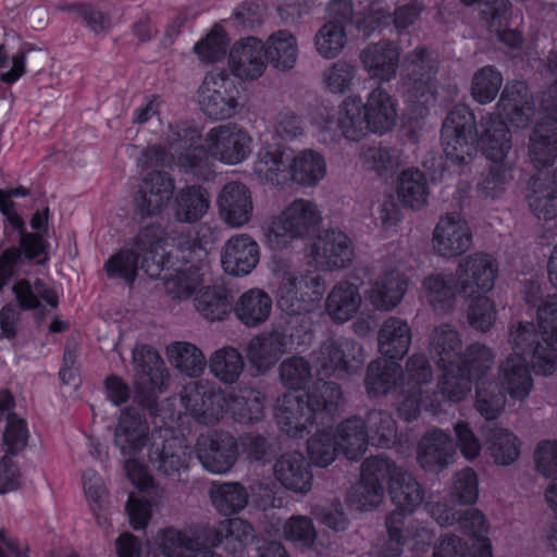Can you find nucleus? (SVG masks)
I'll list each match as a JSON object with an SVG mask.
<instances>
[{
  "label": "nucleus",
  "instance_id": "3",
  "mask_svg": "<svg viewBox=\"0 0 557 557\" xmlns=\"http://www.w3.org/2000/svg\"><path fill=\"white\" fill-rule=\"evenodd\" d=\"M314 361L320 379L306 394V404L301 391L311 379L308 362L301 357H292L280 367L281 381L290 392L278 400L275 418L281 430L293 437L302 436L313 418L324 420V416L337 407L341 392L334 383L323 382V377L332 374L344 376L359 369L363 361L362 349L350 339L339 338L324 343Z\"/></svg>",
  "mask_w": 557,
  "mask_h": 557
},
{
  "label": "nucleus",
  "instance_id": "4",
  "mask_svg": "<svg viewBox=\"0 0 557 557\" xmlns=\"http://www.w3.org/2000/svg\"><path fill=\"white\" fill-rule=\"evenodd\" d=\"M388 487L397 509L387 518V549L381 557H398L404 549L422 550L431 540V533L416 520L408 519L405 511H413L423 499L419 484L388 459H367L361 470L360 484L351 498L352 505L361 510L377 507Z\"/></svg>",
  "mask_w": 557,
  "mask_h": 557
},
{
  "label": "nucleus",
  "instance_id": "33",
  "mask_svg": "<svg viewBox=\"0 0 557 557\" xmlns=\"http://www.w3.org/2000/svg\"><path fill=\"white\" fill-rule=\"evenodd\" d=\"M422 298L435 310L447 311L455 307L459 297L455 275L433 273L422 282Z\"/></svg>",
  "mask_w": 557,
  "mask_h": 557
},
{
  "label": "nucleus",
  "instance_id": "63",
  "mask_svg": "<svg viewBox=\"0 0 557 557\" xmlns=\"http://www.w3.org/2000/svg\"><path fill=\"white\" fill-rule=\"evenodd\" d=\"M26 195L24 188H15L5 193L0 190V212L5 216L9 224L15 230L23 228V220L15 210L12 197H22Z\"/></svg>",
  "mask_w": 557,
  "mask_h": 557
},
{
  "label": "nucleus",
  "instance_id": "14",
  "mask_svg": "<svg viewBox=\"0 0 557 557\" xmlns=\"http://www.w3.org/2000/svg\"><path fill=\"white\" fill-rule=\"evenodd\" d=\"M270 269L275 277L276 302L287 314L310 311L321 300L324 282L319 274H310L298 280L282 259L273 258Z\"/></svg>",
  "mask_w": 557,
  "mask_h": 557
},
{
  "label": "nucleus",
  "instance_id": "7",
  "mask_svg": "<svg viewBox=\"0 0 557 557\" xmlns=\"http://www.w3.org/2000/svg\"><path fill=\"white\" fill-rule=\"evenodd\" d=\"M482 127L478 140L472 111L467 106L454 108L442 127V147L446 158L454 163H467L476 152L479 143L487 159L502 162L510 149L506 123L491 116L482 123Z\"/></svg>",
  "mask_w": 557,
  "mask_h": 557
},
{
  "label": "nucleus",
  "instance_id": "17",
  "mask_svg": "<svg viewBox=\"0 0 557 557\" xmlns=\"http://www.w3.org/2000/svg\"><path fill=\"white\" fill-rule=\"evenodd\" d=\"M459 524L472 540L471 547L458 536L446 534L435 545L433 557H493L492 544L487 537L488 523L479 509H468L459 518Z\"/></svg>",
  "mask_w": 557,
  "mask_h": 557
},
{
  "label": "nucleus",
  "instance_id": "2",
  "mask_svg": "<svg viewBox=\"0 0 557 557\" xmlns=\"http://www.w3.org/2000/svg\"><path fill=\"white\" fill-rule=\"evenodd\" d=\"M246 396L227 398L220 391L208 388L191 382L185 386L180 397H173L162 407L160 419L162 425L151 434V446L147 445L148 426L135 409L121 413L114 443L120 448L125 471L131 482L139 490L147 491L152 486V478L144 463L147 455L149 461L166 475L185 469L189 454L184 440L174 433V426L189 413L199 423L212 424L221 420L227 412L245 422L258 420L262 414L260 394L256 391L246 392Z\"/></svg>",
  "mask_w": 557,
  "mask_h": 557
},
{
  "label": "nucleus",
  "instance_id": "56",
  "mask_svg": "<svg viewBox=\"0 0 557 557\" xmlns=\"http://www.w3.org/2000/svg\"><path fill=\"white\" fill-rule=\"evenodd\" d=\"M533 461L536 471L545 476L550 478L557 473V441L543 440L537 443Z\"/></svg>",
  "mask_w": 557,
  "mask_h": 557
},
{
  "label": "nucleus",
  "instance_id": "26",
  "mask_svg": "<svg viewBox=\"0 0 557 557\" xmlns=\"http://www.w3.org/2000/svg\"><path fill=\"white\" fill-rule=\"evenodd\" d=\"M196 453L202 467L214 474L227 472L236 460V444L226 434L208 433L200 435Z\"/></svg>",
  "mask_w": 557,
  "mask_h": 557
},
{
  "label": "nucleus",
  "instance_id": "23",
  "mask_svg": "<svg viewBox=\"0 0 557 557\" xmlns=\"http://www.w3.org/2000/svg\"><path fill=\"white\" fill-rule=\"evenodd\" d=\"M220 259L226 274L245 276L258 265L260 247L250 235L235 234L223 245Z\"/></svg>",
  "mask_w": 557,
  "mask_h": 557
},
{
  "label": "nucleus",
  "instance_id": "35",
  "mask_svg": "<svg viewBox=\"0 0 557 557\" xmlns=\"http://www.w3.org/2000/svg\"><path fill=\"white\" fill-rule=\"evenodd\" d=\"M399 53L388 44L369 46L363 50L361 60L370 77L389 82L396 75Z\"/></svg>",
  "mask_w": 557,
  "mask_h": 557
},
{
  "label": "nucleus",
  "instance_id": "18",
  "mask_svg": "<svg viewBox=\"0 0 557 557\" xmlns=\"http://www.w3.org/2000/svg\"><path fill=\"white\" fill-rule=\"evenodd\" d=\"M305 258L317 270H342L352 263L355 246L343 231L326 230L306 247Z\"/></svg>",
  "mask_w": 557,
  "mask_h": 557
},
{
  "label": "nucleus",
  "instance_id": "37",
  "mask_svg": "<svg viewBox=\"0 0 557 557\" xmlns=\"http://www.w3.org/2000/svg\"><path fill=\"white\" fill-rule=\"evenodd\" d=\"M360 305L361 296L358 288L348 282H341L327 295L325 310L332 320L343 323L357 313Z\"/></svg>",
  "mask_w": 557,
  "mask_h": 557
},
{
  "label": "nucleus",
  "instance_id": "24",
  "mask_svg": "<svg viewBox=\"0 0 557 557\" xmlns=\"http://www.w3.org/2000/svg\"><path fill=\"white\" fill-rule=\"evenodd\" d=\"M11 289L18 307L34 311L40 319L59 306V289L41 280L17 278Z\"/></svg>",
  "mask_w": 557,
  "mask_h": 557
},
{
  "label": "nucleus",
  "instance_id": "36",
  "mask_svg": "<svg viewBox=\"0 0 557 557\" xmlns=\"http://www.w3.org/2000/svg\"><path fill=\"white\" fill-rule=\"evenodd\" d=\"M272 305V298L265 292L251 288L239 296L234 311L242 323L253 327L269 319Z\"/></svg>",
  "mask_w": 557,
  "mask_h": 557
},
{
  "label": "nucleus",
  "instance_id": "40",
  "mask_svg": "<svg viewBox=\"0 0 557 557\" xmlns=\"http://www.w3.org/2000/svg\"><path fill=\"white\" fill-rule=\"evenodd\" d=\"M276 479L286 488L295 492H307L311 486V473L305 459L299 454L282 456L274 466Z\"/></svg>",
  "mask_w": 557,
  "mask_h": 557
},
{
  "label": "nucleus",
  "instance_id": "5",
  "mask_svg": "<svg viewBox=\"0 0 557 557\" xmlns=\"http://www.w3.org/2000/svg\"><path fill=\"white\" fill-rule=\"evenodd\" d=\"M379 349L382 358L369 367L366 386L373 395L386 394L399 387L406 399L398 408L400 417L410 421L417 418L421 386L431 379V369L424 356L413 355L407 362L406 371L398 375V361L407 354L411 343L409 325L397 318H389L379 331Z\"/></svg>",
  "mask_w": 557,
  "mask_h": 557
},
{
  "label": "nucleus",
  "instance_id": "59",
  "mask_svg": "<svg viewBox=\"0 0 557 557\" xmlns=\"http://www.w3.org/2000/svg\"><path fill=\"white\" fill-rule=\"evenodd\" d=\"M129 522L134 529L140 530L147 527L151 517V505L140 496L131 494L126 504Z\"/></svg>",
  "mask_w": 557,
  "mask_h": 557
},
{
  "label": "nucleus",
  "instance_id": "8",
  "mask_svg": "<svg viewBox=\"0 0 557 557\" xmlns=\"http://www.w3.org/2000/svg\"><path fill=\"white\" fill-rule=\"evenodd\" d=\"M397 120V99L379 86L368 94L366 102L359 96H347L332 119L321 117L314 123L320 131L336 132L348 140L358 141L369 133H389Z\"/></svg>",
  "mask_w": 557,
  "mask_h": 557
},
{
  "label": "nucleus",
  "instance_id": "1",
  "mask_svg": "<svg viewBox=\"0 0 557 557\" xmlns=\"http://www.w3.org/2000/svg\"><path fill=\"white\" fill-rule=\"evenodd\" d=\"M525 301L537 307L539 330L532 323H519L509 332L511 352L502 362L498 383L486 379L494 356L490 348L474 344L460 355L459 334L449 325L436 327L431 336L430 352L442 374L434 394L435 403H457L475 384V407L486 420L495 419L504 409L500 386L511 398L524 399L533 381L529 366L535 373L550 375L557 370V296L543 300L541 286L531 284L525 290ZM432 412L442 410V404L431 403Z\"/></svg>",
  "mask_w": 557,
  "mask_h": 557
},
{
  "label": "nucleus",
  "instance_id": "21",
  "mask_svg": "<svg viewBox=\"0 0 557 557\" xmlns=\"http://www.w3.org/2000/svg\"><path fill=\"white\" fill-rule=\"evenodd\" d=\"M329 12L333 18L319 28L313 39L317 53L325 60L337 58L346 46V25L352 15V0H335Z\"/></svg>",
  "mask_w": 557,
  "mask_h": 557
},
{
  "label": "nucleus",
  "instance_id": "10",
  "mask_svg": "<svg viewBox=\"0 0 557 557\" xmlns=\"http://www.w3.org/2000/svg\"><path fill=\"white\" fill-rule=\"evenodd\" d=\"M202 539L210 545H222L230 554L242 557L252 539V528L240 519H230L206 531L183 533L166 529L159 534L158 542L162 557H219L199 546Z\"/></svg>",
  "mask_w": 557,
  "mask_h": 557
},
{
  "label": "nucleus",
  "instance_id": "25",
  "mask_svg": "<svg viewBox=\"0 0 557 557\" xmlns=\"http://www.w3.org/2000/svg\"><path fill=\"white\" fill-rule=\"evenodd\" d=\"M221 220L232 228L246 226L253 215V200L250 189L238 182L223 186L218 197Z\"/></svg>",
  "mask_w": 557,
  "mask_h": 557
},
{
  "label": "nucleus",
  "instance_id": "30",
  "mask_svg": "<svg viewBox=\"0 0 557 557\" xmlns=\"http://www.w3.org/2000/svg\"><path fill=\"white\" fill-rule=\"evenodd\" d=\"M408 281L404 273L396 268L385 270L367 289L369 301L377 309L391 310L404 298Z\"/></svg>",
  "mask_w": 557,
  "mask_h": 557
},
{
  "label": "nucleus",
  "instance_id": "55",
  "mask_svg": "<svg viewBox=\"0 0 557 557\" xmlns=\"http://www.w3.org/2000/svg\"><path fill=\"white\" fill-rule=\"evenodd\" d=\"M284 537L299 547L313 545L315 531L310 519L306 517H293L287 520L283 528Z\"/></svg>",
  "mask_w": 557,
  "mask_h": 557
},
{
  "label": "nucleus",
  "instance_id": "19",
  "mask_svg": "<svg viewBox=\"0 0 557 557\" xmlns=\"http://www.w3.org/2000/svg\"><path fill=\"white\" fill-rule=\"evenodd\" d=\"M238 89L234 79L224 72L208 73L198 91L201 111L211 119L225 120L238 108Z\"/></svg>",
  "mask_w": 557,
  "mask_h": 557
},
{
  "label": "nucleus",
  "instance_id": "45",
  "mask_svg": "<svg viewBox=\"0 0 557 557\" xmlns=\"http://www.w3.org/2000/svg\"><path fill=\"white\" fill-rule=\"evenodd\" d=\"M213 506L221 513H233L245 508L248 495L237 483L214 484L210 490Z\"/></svg>",
  "mask_w": 557,
  "mask_h": 557
},
{
  "label": "nucleus",
  "instance_id": "49",
  "mask_svg": "<svg viewBox=\"0 0 557 557\" xmlns=\"http://www.w3.org/2000/svg\"><path fill=\"white\" fill-rule=\"evenodd\" d=\"M357 76V69L348 62L338 61L326 67L322 74V85L331 94L349 91Z\"/></svg>",
  "mask_w": 557,
  "mask_h": 557
},
{
  "label": "nucleus",
  "instance_id": "42",
  "mask_svg": "<svg viewBox=\"0 0 557 557\" xmlns=\"http://www.w3.org/2000/svg\"><path fill=\"white\" fill-rule=\"evenodd\" d=\"M530 154L536 165H549L557 154V123L553 120L539 123L530 139Z\"/></svg>",
  "mask_w": 557,
  "mask_h": 557
},
{
  "label": "nucleus",
  "instance_id": "51",
  "mask_svg": "<svg viewBox=\"0 0 557 557\" xmlns=\"http://www.w3.org/2000/svg\"><path fill=\"white\" fill-rule=\"evenodd\" d=\"M503 83L502 75L493 67L480 70L473 77L471 92L475 101L488 103L495 99Z\"/></svg>",
  "mask_w": 557,
  "mask_h": 557
},
{
  "label": "nucleus",
  "instance_id": "57",
  "mask_svg": "<svg viewBox=\"0 0 557 557\" xmlns=\"http://www.w3.org/2000/svg\"><path fill=\"white\" fill-rule=\"evenodd\" d=\"M29 438V431L25 420L18 417L9 419L4 433L3 445L8 453L15 455L23 450Z\"/></svg>",
  "mask_w": 557,
  "mask_h": 557
},
{
  "label": "nucleus",
  "instance_id": "50",
  "mask_svg": "<svg viewBox=\"0 0 557 557\" xmlns=\"http://www.w3.org/2000/svg\"><path fill=\"white\" fill-rule=\"evenodd\" d=\"M469 301L467 317L469 323L476 330L485 332L490 330L496 320L494 301L485 296L465 299Z\"/></svg>",
  "mask_w": 557,
  "mask_h": 557
},
{
  "label": "nucleus",
  "instance_id": "9",
  "mask_svg": "<svg viewBox=\"0 0 557 557\" xmlns=\"http://www.w3.org/2000/svg\"><path fill=\"white\" fill-rule=\"evenodd\" d=\"M369 431L363 432L364 423L360 419H349L343 422L334 435L329 432H318L308 441V454L313 463L319 467L330 465L338 450L349 460L361 457L368 443L373 446H388L396 436L394 421L389 416L377 412L368 419Z\"/></svg>",
  "mask_w": 557,
  "mask_h": 557
},
{
  "label": "nucleus",
  "instance_id": "22",
  "mask_svg": "<svg viewBox=\"0 0 557 557\" xmlns=\"http://www.w3.org/2000/svg\"><path fill=\"white\" fill-rule=\"evenodd\" d=\"M472 244L468 222L458 213H448L440 219L433 231L432 246L445 258L465 253Z\"/></svg>",
  "mask_w": 557,
  "mask_h": 557
},
{
  "label": "nucleus",
  "instance_id": "16",
  "mask_svg": "<svg viewBox=\"0 0 557 557\" xmlns=\"http://www.w3.org/2000/svg\"><path fill=\"white\" fill-rule=\"evenodd\" d=\"M164 250L163 243L159 239V230L148 226L137 234L131 246H125L110 257L104 264L107 275L111 278H120L127 284L135 281L138 270V258L143 256L141 269L148 260L149 263L158 261L160 251Z\"/></svg>",
  "mask_w": 557,
  "mask_h": 557
},
{
  "label": "nucleus",
  "instance_id": "58",
  "mask_svg": "<svg viewBox=\"0 0 557 557\" xmlns=\"http://www.w3.org/2000/svg\"><path fill=\"white\" fill-rule=\"evenodd\" d=\"M273 132L284 140H292L304 132L301 120L290 112L278 113L272 124Z\"/></svg>",
  "mask_w": 557,
  "mask_h": 557
},
{
  "label": "nucleus",
  "instance_id": "28",
  "mask_svg": "<svg viewBox=\"0 0 557 557\" xmlns=\"http://www.w3.org/2000/svg\"><path fill=\"white\" fill-rule=\"evenodd\" d=\"M173 180L161 172H151L143 182L136 206L143 215L161 214L170 205Z\"/></svg>",
  "mask_w": 557,
  "mask_h": 557
},
{
  "label": "nucleus",
  "instance_id": "12",
  "mask_svg": "<svg viewBox=\"0 0 557 557\" xmlns=\"http://www.w3.org/2000/svg\"><path fill=\"white\" fill-rule=\"evenodd\" d=\"M253 172L263 181L281 183L285 178L302 186H314L326 175L324 158L317 151L298 152L278 148H261L253 162Z\"/></svg>",
  "mask_w": 557,
  "mask_h": 557
},
{
  "label": "nucleus",
  "instance_id": "15",
  "mask_svg": "<svg viewBox=\"0 0 557 557\" xmlns=\"http://www.w3.org/2000/svg\"><path fill=\"white\" fill-rule=\"evenodd\" d=\"M48 224V210L37 211L30 220V226L38 233H26L24 227L21 232L20 248L5 249L0 256V290L10 281L23 271L26 260H35L39 263L48 260V245L44 232Z\"/></svg>",
  "mask_w": 557,
  "mask_h": 557
},
{
  "label": "nucleus",
  "instance_id": "6",
  "mask_svg": "<svg viewBox=\"0 0 557 557\" xmlns=\"http://www.w3.org/2000/svg\"><path fill=\"white\" fill-rule=\"evenodd\" d=\"M252 151V137L237 124H224L209 129L200 138L189 127L171 128L166 147L149 148L144 154L145 163L177 165L183 171L196 170L210 159L227 165H237L248 159Z\"/></svg>",
  "mask_w": 557,
  "mask_h": 557
},
{
  "label": "nucleus",
  "instance_id": "34",
  "mask_svg": "<svg viewBox=\"0 0 557 557\" xmlns=\"http://www.w3.org/2000/svg\"><path fill=\"white\" fill-rule=\"evenodd\" d=\"M498 111L499 116L504 115L512 127H524L533 114L528 87L522 83L506 87L498 102Z\"/></svg>",
  "mask_w": 557,
  "mask_h": 557
},
{
  "label": "nucleus",
  "instance_id": "54",
  "mask_svg": "<svg viewBox=\"0 0 557 557\" xmlns=\"http://www.w3.org/2000/svg\"><path fill=\"white\" fill-rule=\"evenodd\" d=\"M27 53L17 51L10 54L7 48L0 45V81L7 85L15 84L26 73Z\"/></svg>",
  "mask_w": 557,
  "mask_h": 557
},
{
  "label": "nucleus",
  "instance_id": "64",
  "mask_svg": "<svg viewBox=\"0 0 557 557\" xmlns=\"http://www.w3.org/2000/svg\"><path fill=\"white\" fill-rule=\"evenodd\" d=\"M20 485V471L16 463L8 456L0 459V493L16 490Z\"/></svg>",
  "mask_w": 557,
  "mask_h": 557
},
{
  "label": "nucleus",
  "instance_id": "41",
  "mask_svg": "<svg viewBox=\"0 0 557 557\" xmlns=\"http://www.w3.org/2000/svg\"><path fill=\"white\" fill-rule=\"evenodd\" d=\"M396 193L399 201L411 209H420L429 198L425 176L416 169L404 170L397 180Z\"/></svg>",
  "mask_w": 557,
  "mask_h": 557
},
{
  "label": "nucleus",
  "instance_id": "11",
  "mask_svg": "<svg viewBox=\"0 0 557 557\" xmlns=\"http://www.w3.org/2000/svg\"><path fill=\"white\" fill-rule=\"evenodd\" d=\"M207 251L197 244L174 250L160 251L157 262L146 260L144 267L150 277H161L166 293L176 299H194L201 292Z\"/></svg>",
  "mask_w": 557,
  "mask_h": 557
},
{
  "label": "nucleus",
  "instance_id": "47",
  "mask_svg": "<svg viewBox=\"0 0 557 557\" xmlns=\"http://www.w3.org/2000/svg\"><path fill=\"white\" fill-rule=\"evenodd\" d=\"M197 311L209 320L223 319L231 309L227 294L222 288L203 287L195 298Z\"/></svg>",
  "mask_w": 557,
  "mask_h": 557
},
{
  "label": "nucleus",
  "instance_id": "62",
  "mask_svg": "<svg viewBox=\"0 0 557 557\" xmlns=\"http://www.w3.org/2000/svg\"><path fill=\"white\" fill-rule=\"evenodd\" d=\"M457 444L466 459L472 460L480 455L481 443L467 424L457 423L455 426Z\"/></svg>",
  "mask_w": 557,
  "mask_h": 557
},
{
  "label": "nucleus",
  "instance_id": "44",
  "mask_svg": "<svg viewBox=\"0 0 557 557\" xmlns=\"http://www.w3.org/2000/svg\"><path fill=\"white\" fill-rule=\"evenodd\" d=\"M211 372L224 383H234L244 369V359L233 347H223L210 358Z\"/></svg>",
  "mask_w": 557,
  "mask_h": 557
},
{
  "label": "nucleus",
  "instance_id": "20",
  "mask_svg": "<svg viewBox=\"0 0 557 557\" xmlns=\"http://www.w3.org/2000/svg\"><path fill=\"white\" fill-rule=\"evenodd\" d=\"M498 276V264L491 255L478 252L458 263L455 278L459 297L462 299L485 296Z\"/></svg>",
  "mask_w": 557,
  "mask_h": 557
},
{
  "label": "nucleus",
  "instance_id": "60",
  "mask_svg": "<svg viewBox=\"0 0 557 557\" xmlns=\"http://www.w3.org/2000/svg\"><path fill=\"white\" fill-rule=\"evenodd\" d=\"M512 180L510 170L506 166H498L481 183V190L485 197L496 198L503 193L504 186Z\"/></svg>",
  "mask_w": 557,
  "mask_h": 557
},
{
  "label": "nucleus",
  "instance_id": "52",
  "mask_svg": "<svg viewBox=\"0 0 557 557\" xmlns=\"http://www.w3.org/2000/svg\"><path fill=\"white\" fill-rule=\"evenodd\" d=\"M227 41L224 29L220 26H214L207 37L200 40L194 49L202 62L214 63L224 55Z\"/></svg>",
  "mask_w": 557,
  "mask_h": 557
},
{
  "label": "nucleus",
  "instance_id": "27",
  "mask_svg": "<svg viewBox=\"0 0 557 557\" xmlns=\"http://www.w3.org/2000/svg\"><path fill=\"white\" fill-rule=\"evenodd\" d=\"M263 49V42L255 37L235 42L228 55V64L233 74L244 81H253L260 77L265 70Z\"/></svg>",
  "mask_w": 557,
  "mask_h": 557
},
{
  "label": "nucleus",
  "instance_id": "39",
  "mask_svg": "<svg viewBox=\"0 0 557 557\" xmlns=\"http://www.w3.org/2000/svg\"><path fill=\"white\" fill-rule=\"evenodd\" d=\"M264 45V57L277 70H290L298 58L296 37L287 30L271 34Z\"/></svg>",
  "mask_w": 557,
  "mask_h": 557
},
{
  "label": "nucleus",
  "instance_id": "43",
  "mask_svg": "<svg viewBox=\"0 0 557 557\" xmlns=\"http://www.w3.org/2000/svg\"><path fill=\"white\" fill-rule=\"evenodd\" d=\"M166 357L173 367L190 377L201 374L206 367L203 354L190 343H172L166 348Z\"/></svg>",
  "mask_w": 557,
  "mask_h": 557
},
{
  "label": "nucleus",
  "instance_id": "32",
  "mask_svg": "<svg viewBox=\"0 0 557 557\" xmlns=\"http://www.w3.org/2000/svg\"><path fill=\"white\" fill-rule=\"evenodd\" d=\"M455 449L451 440L442 431H432L419 444L418 460L428 470L436 471L453 461Z\"/></svg>",
  "mask_w": 557,
  "mask_h": 557
},
{
  "label": "nucleus",
  "instance_id": "13",
  "mask_svg": "<svg viewBox=\"0 0 557 557\" xmlns=\"http://www.w3.org/2000/svg\"><path fill=\"white\" fill-rule=\"evenodd\" d=\"M322 222L319 206L308 199H296L272 216L263 227L265 244L272 249L287 248L293 240L314 232Z\"/></svg>",
  "mask_w": 557,
  "mask_h": 557
},
{
  "label": "nucleus",
  "instance_id": "48",
  "mask_svg": "<svg viewBox=\"0 0 557 557\" xmlns=\"http://www.w3.org/2000/svg\"><path fill=\"white\" fill-rule=\"evenodd\" d=\"M85 499L94 516L99 519L108 507V487L104 479L94 469H86L82 474Z\"/></svg>",
  "mask_w": 557,
  "mask_h": 557
},
{
  "label": "nucleus",
  "instance_id": "61",
  "mask_svg": "<svg viewBox=\"0 0 557 557\" xmlns=\"http://www.w3.org/2000/svg\"><path fill=\"white\" fill-rule=\"evenodd\" d=\"M529 205L539 219L553 220L557 218V198L550 193L535 191L529 198Z\"/></svg>",
  "mask_w": 557,
  "mask_h": 557
},
{
  "label": "nucleus",
  "instance_id": "38",
  "mask_svg": "<svg viewBox=\"0 0 557 557\" xmlns=\"http://www.w3.org/2000/svg\"><path fill=\"white\" fill-rule=\"evenodd\" d=\"M210 206L207 191L199 186H188L177 191L173 200V214L180 222L200 220Z\"/></svg>",
  "mask_w": 557,
  "mask_h": 557
},
{
  "label": "nucleus",
  "instance_id": "31",
  "mask_svg": "<svg viewBox=\"0 0 557 557\" xmlns=\"http://www.w3.org/2000/svg\"><path fill=\"white\" fill-rule=\"evenodd\" d=\"M288 345L289 339L282 332L263 333L249 342L247 357L258 372H265L275 364Z\"/></svg>",
  "mask_w": 557,
  "mask_h": 557
},
{
  "label": "nucleus",
  "instance_id": "29",
  "mask_svg": "<svg viewBox=\"0 0 557 557\" xmlns=\"http://www.w3.org/2000/svg\"><path fill=\"white\" fill-rule=\"evenodd\" d=\"M133 360L137 387L149 395L160 391L165 381L164 364L160 355L151 347L139 346L133 351Z\"/></svg>",
  "mask_w": 557,
  "mask_h": 557
},
{
  "label": "nucleus",
  "instance_id": "46",
  "mask_svg": "<svg viewBox=\"0 0 557 557\" xmlns=\"http://www.w3.org/2000/svg\"><path fill=\"white\" fill-rule=\"evenodd\" d=\"M487 449L496 463L511 465L520 455V441L507 430L495 429L487 438Z\"/></svg>",
  "mask_w": 557,
  "mask_h": 557
},
{
  "label": "nucleus",
  "instance_id": "53",
  "mask_svg": "<svg viewBox=\"0 0 557 557\" xmlns=\"http://www.w3.org/2000/svg\"><path fill=\"white\" fill-rule=\"evenodd\" d=\"M451 496L461 504H474L479 498V478L474 470L466 468L456 473L450 487Z\"/></svg>",
  "mask_w": 557,
  "mask_h": 557
}]
</instances>
